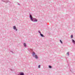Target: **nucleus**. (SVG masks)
<instances>
[{
    "label": "nucleus",
    "mask_w": 75,
    "mask_h": 75,
    "mask_svg": "<svg viewBox=\"0 0 75 75\" xmlns=\"http://www.w3.org/2000/svg\"><path fill=\"white\" fill-rule=\"evenodd\" d=\"M38 32L39 33H40V34L41 33V31H40V30L38 31Z\"/></svg>",
    "instance_id": "ddd939ff"
},
{
    "label": "nucleus",
    "mask_w": 75,
    "mask_h": 75,
    "mask_svg": "<svg viewBox=\"0 0 75 75\" xmlns=\"http://www.w3.org/2000/svg\"><path fill=\"white\" fill-rule=\"evenodd\" d=\"M72 42H73V44H74V45H75V40H74V39H72L71 40Z\"/></svg>",
    "instance_id": "423d86ee"
},
{
    "label": "nucleus",
    "mask_w": 75,
    "mask_h": 75,
    "mask_svg": "<svg viewBox=\"0 0 75 75\" xmlns=\"http://www.w3.org/2000/svg\"><path fill=\"white\" fill-rule=\"evenodd\" d=\"M40 67H41V65H38V68H40Z\"/></svg>",
    "instance_id": "4468645a"
},
{
    "label": "nucleus",
    "mask_w": 75,
    "mask_h": 75,
    "mask_svg": "<svg viewBox=\"0 0 75 75\" xmlns=\"http://www.w3.org/2000/svg\"><path fill=\"white\" fill-rule=\"evenodd\" d=\"M49 68H52V66H51L50 65H49Z\"/></svg>",
    "instance_id": "9d476101"
},
{
    "label": "nucleus",
    "mask_w": 75,
    "mask_h": 75,
    "mask_svg": "<svg viewBox=\"0 0 75 75\" xmlns=\"http://www.w3.org/2000/svg\"><path fill=\"white\" fill-rule=\"evenodd\" d=\"M18 75H24V74L23 72H19Z\"/></svg>",
    "instance_id": "20e7f679"
},
{
    "label": "nucleus",
    "mask_w": 75,
    "mask_h": 75,
    "mask_svg": "<svg viewBox=\"0 0 75 75\" xmlns=\"http://www.w3.org/2000/svg\"><path fill=\"white\" fill-rule=\"evenodd\" d=\"M40 36H42V37H45V36H44V35H43V34L40 33Z\"/></svg>",
    "instance_id": "0eeeda50"
},
{
    "label": "nucleus",
    "mask_w": 75,
    "mask_h": 75,
    "mask_svg": "<svg viewBox=\"0 0 75 75\" xmlns=\"http://www.w3.org/2000/svg\"><path fill=\"white\" fill-rule=\"evenodd\" d=\"M67 54L68 56H69V52H67Z\"/></svg>",
    "instance_id": "1a4fd4ad"
},
{
    "label": "nucleus",
    "mask_w": 75,
    "mask_h": 75,
    "mask_svg": "<svg viewBox=\"0 0 75 75\" xmlns=\"http://www.w3.org/2000/svg\"><path fill=\"white\" fill-rule=\"evenodd\" d=\"M71 38H73V35H71Z\"/></svg>",
    "instance_id": "9b49d317"
},
{
    "label": "nucleus",
    "mask_w": 75,
    "mask_h": 75,
    "mask_svg": "<svg viewBox=\"0 0 75 75\" xmlns=\"http://www.w3.org/2000/svg\"><path fill=\"white\" fill-rule=\"evenodd\" d=\"M29 17L30 18V20L32 21H33V22H37L38 20L37 19L35 18H33V17H32V15H31V13H29Z\"/></svg>",
    "instance_id": "f257e3e1"
},
{
    "label": "nucleus",
    "mask_w": 75,
    "mask_h": 75,
    "mask_svg": "<svg viewBox=\"0 0 75 75\" xmlns=\"http://www.w3.org/2000/svg\"><path fill=\"white\" fill-rule=\"evenodd\" d=\"M18 5H19V6H20V4H19V3H18Z\"/></svg>",
    "instance_id": "dca6fc26"
},
{
    "label": "nucleus",
    "mask_w": 75,
    "mask_h": 75,
    "mask_svg": "<svg viewBox=\"0 0 75 75\" xmlns=\"http://www.w3.org/2000/svg\"><path fill=\"white\" fill-rule=\"evenodd\" d=\"M13 29H14V30H16V31H17L18 30L16 28V26H13Z\"/></svg>",
    "instance_id": "39448f33"
},
{
    "label": "nucleus",
    "mask_w": 75,
    "mask_h": 75,
    "mask_svg": "<svg viewBox=\"0 0 75 75\" xmlns=\"http://www.w3.org/2000/svg\"><path fill=\"white\" fill-rule=\"evenodd\" d=\"M33 56V57H35L36 59H38V57L37 56V54H35V53L34 52H33L32 53Z\"/></svg>",
    "instance_id": "f03ea898"
},
{
    "label": "nucleus",
    "mask_w": 75,
    "mask_h": 75,
    "mask_svg": "<svg viewBox=\"0 0 75 75\" xmlns=\"http://www.w3.org/2000/svg\"><path fill=\"white\" fill-rule=\"evenodd\" d=\"M30 50L31 51H33V50H32V49H30Z\"/></svg>",
    "instance_id": "f3484780"
},
{
    "label": "nucleus",
    "mask_w": 75,
    "mask_h": 75,
    "mask_svg": "<svg viewBox=\"0 0 75 75\" xmlns=\"http://www.w3.org/2000/svg\"><path fill=\"white\" fill-rule=\"evenodd\" d=\"M23 45H24V47H26V46H27V45H26V44H25V43H24Z\"/></svg>",
    "instance_id": "6e6552de"
},
{
    "label": "nucleus",
    "mask_w": 75,
    "mask_h": 75,
    "mask_svg": "<svg viewBox=\"0 0 75 75\" xmlns=\"http://www.w3.org/2000/svg\"><path fill=\"white\" fill-rule=\"evenodd\" d=\"M3 2H4V3H9V4H10V2L8 1V0H6V1H4L3 0H1Z\"/></svg>",
    "instance_id": "7ed1b4c3"
},
{
    "label": "nucleus",
    "mask_w": 75,
    "mask_h": 75,
    "mask_svg": "<svg viewBox=\"0 0 75 75\" xmlns=\"http://www.w3.org/2000/svg\"><path fill=\"white\" fill-rule=\"evenodd\" d=\"M10 70H11V71H14V70H13L12 69H10Z\"/></svg>",
    "instance_id": "2eb2a0df"
},
{
    "label": "nucleus",
    "mask_w": 75,
    "mask_h": 75,
    "mask_svg": "<svg viewBox=\"0 0 75 75\" xmlns=\"http://www.w3.org/2000/svg\"><path fill=\"white\" fill-rule=\"evenodd\" d=\"M11 52H12V54H13V53H13V52L12 51H11Z\"/></svg>",
    "instance_id": "a211bd4d"
},
{
    "label": "nucleus",
    "mask_w": 75,
    "mask_h": 75,
    "mask_svg": "<svg viewBox=\"0 0 75 75\" xmlns=\"http://www.w3.org/2000/svg\"><path fill=\"white\" fill-rule=\"evenodd\" d=\"M60 42L61 44H63V42H62V41H61V40H60Z\"/></svg>",
    "instance_id": "f8f14e48"
}]
</instances>
